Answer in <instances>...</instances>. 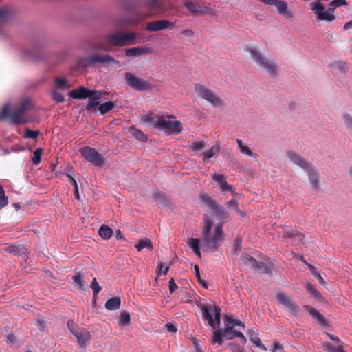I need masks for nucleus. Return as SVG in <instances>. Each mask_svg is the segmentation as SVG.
Masks as SVG:
<instances>
[{"instance_id": "f257e3e1", "label": "nucleus", "mask_w": 352, "mask_h": 352, "mask_svg": "<svg viewBox=\"0 0 352 352\" xmlns=\"http://www.w3.org/2000/svg\"><path fill=\"white\" fill-rule=\"evenodd\" d=\"M223 223H217L213 217L204 215L201 243L205 251H217L224 240Z\"/></svg>"}, {"instance_id": "f03ea898", "label": "nucleus", "mask_w": 352, "mask_h": 352, "mask_svg": "<svg viewBox=\"0 0 352 352\" xmlns=\"http://www.w3.org/2000/svg\"><path fill=\"white\" fill-rule=\"evenodd\" d=\"M203 317L204 320L208 321V323L213 329L212 343L219 344L221 345L223 342V337L227 338L228 340L233 339L237 337L235 335L237 331H230L228 333L223 332L219 328L221 322V311L220 307L217 306H204L201 308Z\"/></svg>"}, {"instance_id": "7ed1b4c3", "label": "nucleus", "mask_w": 352, "mask_h": 352, "mask_svg": "<svg viewBox=\"0 0 352 352\" xmlns=\"http://www.w3.org/2000/svg\"><path fill=\"white\" fill-rule=\"evenodd\" d=\"M244 51L248 54L250 60L258 69L267 73L272 77H276L280 72L278 63L272 58L267 57L259 46L248 44L244 46Z\"/></svg>"}, {"instance_id": "20e7f679", "label": "nucleus", "mask_w": 352, "mask_h": 352, "mask_svg": "<svg viewBox=\"0 0 352 352\" xmlns=\"http://www.w3.org/2000/svg\"><path fill=\"white\" fill-rule=\"evenodd\" d=\"M195 96L211 105L214 108L220 109L224 107V100L214 91L203 82H196L193 85Z\"/></svg>"}, {"instance_id": "39448f33", "label": "nucleus", "mask_w": 352, "mask_h": 352, "mask_svg": "<svg viewBox=\"0 0 352 352\" xmlns=\"http://www.w3.org/2000/svg\"><path fill=\"white\" fill-rule=\"evenodd\" d=\"M346 3L345 0H333L329 3V8L325 9L320 0H316L315 2L311 3V7L317 21L331 22L336 19L334 8L346 6Z\"/></svg>"}, {"instance_id": "423d86ee", "label": "nucleus", "mask_w": 352, "mask_h": 352, "mask_svg": "<svg viewBox=\"0 0 352 352\" xmlns=\"http://www.w3.org/2000/svg\"><path fill=\"white\" fill-rule=\"evenodd\" d=\"M150 125L170 135H179L183 131L182 123L174 115L160 116L156 120H151Z\"/></svg>"}, {"instance_id": "0eeeda50", "label": "nucleus", "mask_w": 352, "mask_h": 352, "mask_svg": "<svg viewBox=\"0 0 352 352\" xmlns=\"http://www.w3.org/2000/svg\"><path fill=\"white\" fill-rule=\"evenodd\" d=\"M275 299L278 305L291 315L297 316L301 309L294 298L285 292L278 290L275 294Z\"/></svg>"}, {"instance_id": "6e6552de", "label": "nucleus", "mask_w": 352, "mask_h": 352, "mask_svg": "<svg viewBox=\"0 0 352 352\" xmlns=\"http://www.w3.org/2000/svg\"><path fill=\"white\" fill-rule=\"evenodd\" d=\"M124 78L126 85L132 89L138 91H148L151 90V83L135 73L125 72Z\"/></svg>"}, {"instance_id": "1a4fd4ad", "label": "nucleus", "mask_w": 352, "mask_h": 352, "mask_svg": "<svg viewBox=\"0 0 352 352\" xmlns=\"http://www.w3.org/2000/svg\"><path fill=\"white\" fill-rule=\"evenodd\" d=\"M184 6L187 9L188 12L192 15L206 14L214 16L216 14V10L207 7H202L199 2L192 0H186L184 1Z\"/></svg>"}, {"instance_id": "9d476101", "label": "nucleus", "mask_w": 352, "mask_h": 352, "mask_svg": "<svg viewBox=\"0 0 352 352\" xmlns=\"http://www.w3.org/2000/svg\"><path fill=\"white\" fill-rule=\"evenodd\" d=\"M199 201L201 205L204 206L209 208L212 210L216 214L222 217H228V212L226 209L220 205L217 201L214 200L210 195L208 194H201L199 196Z\"/></svg>"}, {"instance_id": "9b49d317", "label": "nucleus", "mask_w": 352, "mask_h": 352, "mask_svg": "<svg viewBox=\"0 0 352 352\" xmlns=\"http://www.w3.org/2000/svg\"><path fill=\"white\" fill-rule=\"evenodd\" d=\"M68 326L70 331L75 337L77 344L80 347L87 346L91 338V332L85 328L74 327L73 323L70 324L69 322Z\"/></svg>"}, {"instance_id": "f8f14e48", "label": "nucleus", "mask_w": 352, "mask_h": 352, "mask_svg": "<svg viewBox=\"0 0 352 352\" xmlns=\"http://www.w3.org/2000/svg\"><path fill=\"white\" fill-rule=\"evenodd\" d=\"M80 152L86 161L98 166H102L103 165L104 158L94 148L91 147H85L81 149Z\"/></svg>"}, {"instance_id": "ddd939ff", "label": "nucleus", "mask_w": 352, "mask_h": 352, "mask_svg": "<svg viewBox=\"0 0 352 352\" xmlns=\"http://www.w3.org/2000/svg\"><path fill=\"white\" fill-rule=\"evenodd\" d=\"M303 308L309 314V315L316 320V323L323 329H328L331 324L327 319L314 307L305 305Z\"/></svg>"}, {"instance_id": "4468645a", "label": "nucleus", "mask_w": 352, "mask_h": 352, "mask_svg": "<svg viewBox=\"0 0 352 352\" xmlns=\"http://www.w3.org/2000/svg\"><path fill=\"white\" fill-rule=\"evenodd\" d=\"M325 335L330 338L333 343L323 342L322 343V349L327 352H345L340 338L333 334L325 332Z\"/></svg>"}, {"instance_id": "2eb2a0df", "label": "nucleus", "mask_w": 352, "mask_h": 352, "mask_svg": "<svg viewBox=\"0 0 352 352\" xmlns=\"http://www.w3.org/2000/svg\"><path fill=\"white\" fill-rule=\"evenodd\" d=\"M176 27L174 22L166 19L154 21L146 24V30L149 32H159L166 29H173Z\"/></svg>"}, {"instance_id": "dca6fc26", "label": "nucleus", "mask_w": 352, "mask_h": 352, "mask_svg": "<svg viewBox=\"0 0 352 352\" xmlns=\"http://www.w3.org/2000/svg\"><path fill=\"white\" fill-rule=\"evenodd\" d=\"M307 175L309 184L311 189L320 190L322 187L320 176L316 169L311 165L305 170Z\"/></svg>"}, {"instance_id": "f3484780", "label": "nucleus", "mask_w": 352, "mask_h": 352, "mask_svg": "<svg viewBox=\"0 0 352 352\" xmlns=\"http://www.w3.org/2000/svg\"><path fill=\"white\" fill-rule=\"evenodd\" d=\"M23 113L18 109L13 110L11 113L9 112V107L5 105L1 111V115L3 117L9 118L10 122L13 124H20L26 122V120L23 116Z\"/></svg>"}, {"instance_id": "a211bd4d", "label": "nucleus", "mask_w": 352, "mask_h": 352, "mask_svg": "<svg viewBox=\"0 0 352 352\" xmlns=\"http://www.w3.org/2000/svg\"><path fill=\"white\" fill-rule=\"evenodd\" d=\"M104 94H106L104 91L93 90L91 96L87 98L89 101L86 105V109L94 112L97 111L98 107L100 105L102 97Z\"/></svg>"}, {"instance_id": "6ab92c4d", "label": "nucleus", "mask_w": 352, "mask_h": 352, "mask_svg": "<svg viewBox=\"0 0 352 352\" xmlns=\"http://www.w3.org/2000/svg\"><path fill=\"white\" fill-rule=\"evenodd\" d=\"M212 179L215 182L219 188L222 192H230L231 194H234L236 192L235 188L232 185H230L226 179V176L223 174L214 173L212 175Z\"/></svg>"}, {"instance_id": "aec40b11", "label": "nucleus", "mask_w": 352, "mask_h": 352, "mask_svg": "<svg viewBox=\"0 0 352 352\" xmlns=\"http://www.w3.org/2000/svg\"><path fill=\"white\" fill-rule=\"evenodd\" d=\"M153 50L150 46L135 47L124 50V54L129 58L139 57L142 55L151 54Z\"/></svg>"}, {"instance_id": "412c9836", "label": "nucleus", "mask_w": 352, "mask_h": 352, "mask_svg": "<svg viewBox=\"0 0 352 352\" xmlns=\"http://www.w3.org/2000/svg\"><path fill=\"white\" fill-rule=\"evenodd\" d=\"M287 157L294 164L299 166L303 170H305L311 164L307 162L298 153L289 151L286 153Z\"/></svg>"}, {"instance_id": "4be33fe9", "label": "nucleus", "mask_w": 352, "mask_h": 352, "mask_svg": "<svg viewBox=\"0 0 352 352\" xmlns=\"http://www.w3.org/2000/svg\"><path fill=\"white\" fill-rule=\"evenodd\" d=\"M105 41L107 45L111 47L123 46L121 32H116L107 34L105 36Z\"/></svg>"}, {"instance_id": "5701e85b", "label": "nucleus", "mask_w": 352, "mask_h": 352, "mask_svg": "<svg viewBox=\"0 0 352 352\" xmlns=\"http://www.w3.org/2000/svg\"><path fill=\"white\" fill-rule=\"evenodd\" d=\"M280 14L287 19H292L294 16L292 10L287 3L283 0H277L274 6Z\"/></svg>"}, {"instance_id": "b1692460", "label": "nucleus", "mask_w": 352, "mask_h": 352, "mask_svg": "<svg viewBox=\"0 0 352 352\" xmlns=\"http://www.w3.org/2000/svg\"><path fill=\"white\" fill-rule=\"evenodd\" d=\"M224 328L223 329H221L223 332H228L236 326H242L243 328H245L244 324L240 321L239 320L234 319L232 316L230 315H226L224 316Z\"/></svg>"}, {"instance_id": "393cba45", "label": "nucleus", "mask_w": 352, "mask_h": 352, "mask_svg": "<svg viewBox=\"0 0 352 352\" xmlns=\"http://www.w3.org/2000/svg\"><path fill=\"white\" fill-rule=\"evenodd\" d=\"M88 63L90 64H96V63H113L118 64V61L116 60L114 58L109 55H92L88 58Z\"/></svg>"}, {"instance_id": "a878e982", "label": "nucleus", "mask_w": 352, "mask_h": 352, "mask_svg": "<svg viewBox=\"0 0 352 352\" xmlns=\"http://www.w3.org/2000/svg\"><path fill=\"white\" fill-rule=\"evenodd\" d=\"M93 90L80 87L75 89L69 93V96L75 99H85L91 96Z\"/></svg>"}, {"instance_id": "bb28decb", "label": "nucleus", "mask_w": 352, "mask_h": 352, "mask_svg": "<svg viewBox=\"0 0 352 352\" xmlns=\"http://www.w3.org/2000/svg\"><path fill=\"white\" fill-rule=\"evenodd\" d=\"M6 252L14 256H27L29 253V250L24 245H11L6 248Z\"/></svg>"}, {"instance_id": "cd10ccee", "label": "nucleus", "mask_w": 352, "mask_h": 352, "mask_svg": "<svg viewBox=\"0 0 352 352\" xmlns=\"http://www.w3.org/2000/svg\"><path fill=\"white\" fill-rule=\"evenodd\" d=\"M72 284L76 289L79 291H84L87 287L86 282L84 279V276L81 272H77L73 275Z\"/></svg>"}, {"instance_id": "c85d7f7f", "label": "nucleus", "mask_w": 352, "mask_h": 352, "mask_svg": "<svg viewBox=\"0 0 352 352\" xmlns=\"http://www.w3.org/2000/svg\"><path fill=\"white\" fill-rule=\"evenodd\" d=\"M242 261L245 265L252 268L261 270V271L263 272H264L263 268H266L263 263H258L256 259L250 255H243L242 256Z\"/></svg>"}, {"instance_id": "c756f323", "label": "nucleus", "mask_w": 352, "mask_h": 352, "mask_svg": "<svg viewBox=\"0 0 352 352\" xmlns=\"http://www.w3.org/2000/svg\"><path fill=\"white\" fill-rule=\"evenodd\" d=\"M305 287L306 290L309 293L311 298L318 301H322L323 300V296L320 292L311 283H307L305 285Z\"/></svg>"}, {"instance_id": "7c9ffc66", "label": "nucleus", "mask_w": 352, "mask_h": 352, "mask_svg": "<svg viewBox=\"0 0 352 352\" xmlns=\"http://www.w3.org/2000/svg\"><path fill=\"white\" fill-rule=\"evenodd\" d=\"M122 45L133 44L138 38V34L131 31L121 32Z\"/></svg>"}, {"instance_id": "2f4dec72", "label": "nucleus", "mask_w": 352, "mask_h": 352, "mask_svg": "<svg viewBox=\"0 0 352 352\" xmlns=\"http://www.w3.org/2000/svg\"><path fill=\"white\" fill-rule=\"evenodd\" d=\"M121 305V299L116 296L109 299L105 303V308L109 311L118 310Z\"/></svg>"}, {"instance_id": "473e14b6", "label": "nucleus", "mask_w": 352, "mask_h": 352, "mask_svg": "<svg viewBox=\"0 0 352 352\" xmlns=\"http://www.w3.org/2000/svg\"><path fill=\"white\" fill-rule=\"evenodd\" d=\"M98 235L104 240L110 239L113 234V230L107 225H102L98 230Z\"/></svg>"}, {"instance_id": "72a5a7b5", "label": "nucleus", "mask_w": 352, "mask_h": 352, "mask_svg": "<svg viewBox=\"0 0 352 352\" xmlns=\"http://www.w3.org/2000/svg\"><path fill=\"white\" fill-rule=\"evenodd\" d=\"M251 341L258 347L266 351L267 348L262 344L261 340L258 338V333L254 329H250L248 332Z\"/></svg>"}, {"instance_id": "f704fd0d", "label": "nucleus", "mask_w": 352, "mask_h": 352, "mask_svg": "<svg viewBox=\"0 0 352 352\" xmlns=\"http://www.w3.org/2000/svg\"><path fill=\"white\" fill-rule=\"evenodd\" d=\"M118 322L120 327H124L126 325H129L131 323L130 314L126 311H122L120 313Z\"/></svg>"}, {"instance_id": "c9c22d12", "label": "nucleus", "mask_w": 352, "mask_h": 352, "mask_svg": "<svg viewBox=\"0 0 352 352\" xmlns=\"http://www.w3.org/2000/svg\"><path fill=\"white\" fill-rule=\"evenodd\" d=\"M199 239L197 238H190L187 240L188 245L192 249L194 253L199 257L201 256L199 249Z\"/></svg>"}, {"instance_id": "e433bc0d", "label": "nucleus", "mask_w": 352, "mask_h": 352, "mask_svg": "<svg viewBox=\"0 0 352 352\" xmlns=\"http://www.w3.org/2000/svg\"><path fill=\"white\" fill-rule=\"evenodd\" d=\"M129 131L135 138L142 142H146L148 139V137L140 130L135 129L133 126L129 128Z\"/></svg>"}, {"instance_id": "4c0bfd02", "label": "nucleus", "mask_w": 352, "mask_h": 352, "mask_svg": "<svg viewBox=\"0 0 352 352\" xmlns=\"http://www.w3.org/2000/svg\"><path fill=\"white\" fill-rule=\"evenodd\" d=\"M236 144L241 153L249 157H253L254 155L250 148L246 144H245L241 140L237 139Z\"/></svg>"}, {"instance_id": "58836bf2", "label": "nucleus", "mask_w": 352, "mask_h": 352, "mask_svg": "<svg viewBox=\"0 0 352 352\" xmlns=\"http://www.w3.org/2000/svg\"><path fill=\"white\" fill-rule=\"evenodd\" d=\"M170 263H164L162 261H159L157 263L156 273L157 277H159L161 274H166L170 269Z\"/></svg>"}, {"instance_id": "ea45409f", "label": "nucleus", "mask_w": 352, "mask_h": 352, "mask_svg": "<svg viewBox=\"0 0 352 352\" xmlns=\"http://www.w3.org/2000/svg\"><path fill=\"white\" fill-rule=\"evenodd\" d=\"M135 248L138 252L142 251V250L144 248L152 250L153 244L149 239L146 238L144 239L140 240L138 243L135 245Z\"/></svg>"}, {"instance_id": "a19ab883", "label": "nucleus", "mask_w": 352, "mask_h": 352, "mask_svg": "<svg viewBox=\"0 0 352 352\" xmlns=\"http://www.w3.org/2000/svg\"><path fill=\"white\" fill-rule=\"evenodd\" d=\"M116 104L113 102L108 101L104 103L100 104L98 107L97 111H98L100 114L104 115L106 113L110 111L115 107Z\"/></svg>"}, {"instance_id": "79ce46f5", "label": "nucleus", "mask_w": 352, "mask_h": 352, "mask_svg": "<svg viewBox=\"0 0 352 352\" xmlns=\"http://www.w3.org/2000/svg\"><path fill=\"white\" fill-rule=\"evenodd\" d=\"M220 148L221 147L219 144L214 145L209 151L203 153V160H204L205 159H210L213 157L216 154L219 153Z\"/></svg>"}, {"instance_id": "37998d69", "label": "nucleus", "mask_w": 352, "mask_h": 352, "mask_svg": "<svg viewBox=\"0 0 352 352\" xmlns=\"http://www.w3.org/2000/svg\"><path fill=\"white\" fill-rule=\"evenodd\" d=\"M55 82L58 89H67L70 87L67 79L65 78H58L56 79Z\"/></svg>"}, {"instance_id": "c03bdc74", "label": "nucleus", "mask_w": 352, "mask_h": 352, "mask_svg": "<svg viewBox=\"0 0 352 352\" xmlns=\"http://www.w3.org/2000/svg\"><path fill=\"white\" fill-rule=\"evenodd\" d=\"M43 152V150L41 148H37L34 152L33 157L32 158V161L34 164H38V163H40Z\"/></svg>"}, {"instance_id": "a18cd8bd", "label": "nucleus", "mask_w": 352, "mask_h": 352, "mask_svg": "<svg viewBox=\"0 0 352 352\" xmlns=\"http://www.w3.org/2000/svg\"><path fill=\"white\" fill-rule=\"evenodd\" d=\"M226 207L230 210L237 211L239 208V202L236 198H232L226 203Z\"/></svg>"}, {"instance_id": "49530a36", "label": "nucleus", "mask_w": 352, "mask_h": 352, "mask_svg": "<svg viewBox=\"0 0 352 352\" xmlns=\"http://www.w3.org/2000/svg\"><path fill=\"white\" fill-rule=\"evenodd\" d=\"M8 204V197L6 196L3 187L0 185V209Z\"/></svg>"}, {"instance_id": "de8ad7c7", "label": "nucleus", "mask_w": 352, "mask_h": 352, "mask_svg": "<svg viewBox=\"0 0 352 352\" xmlns=\"http://www.w3.org/2000/svg\"><path fill=\"white\" fill-rule=\"evenodd\" d=\"M31 107H32V102H31L30 100L25 99V100H23V102L20 104L18 109L20 110V111H21L22 113H23V112L28 111V109H30L31 108Z\"/></svg>"}, {"instance_id": "09e8293b", "label": "nucleus", "mask_w": 352, "mask_h": 352, "mask_svg": "<svg viewBox=\"0 0 352 352\" xmlns=\"http://www.w3.org/2000/svg\"><path fill=\"white\" fill-rule=\"evenodd\" d=\"M90 287L92 289L95 296H96L102 289V287L99 285L96 278L92 279Z\"/></svg>"}, {"instance_id": "8fccbe9b", "label": "nucleus", "mask_w": 352, "mask_h": 352, "mask_svg": "<svg viewBox=\"0 0 352 352\" xmlns=\"http://www.w3.org/2000/svg\"><path fill=\"white\" fill-rule=\"evenodd\" d=\"M205 142L204 141L195 142L191 144V150L192 151H199L205 147Z\"/></svg>"}, {"instance_id": "3c124183", "label": "nucleus", "mask_w": 352, "mask_h": 352, "mask_svg": "<svg viewBox=\"0 0 352 352\" xmlns=\"http://www.w3.org/2000/svg\"><path fill=\"white\" fill-rule=\"evenodd\" d=\"M67 176L71 179L72 182L74 184V188H75V192H74V195H75V197L77 200H80V194H79V189H78V184L75 179V178L70 174H67Z\"/></svg>"}, {"instance_id": "603ef678", "label": "nucleus", "mask_w": 352, "mask_h": 352, "mask_svg": "<svg viewBox=\"0 0 352 352\" xmlns=\"http://www.w3.org/2000/svg\"><path fill=\"white\" fill-rule=\"evenodd\" d=\"M6 342L10 346H14L17 342V337L14 333H9L6 336Z\"/></svg>"}, {"instance_id": "864d4df0", "label": "nucleus", "mask_w": 352, "mask_h": 352, "mask_svg": "<svg viewBox=\"0 0 352 352\" xmlns=\"http://www.w3.org/2000/svg\"><path fill=\"white\" fill-rule=\"evenodd\" d=\"M343 120L344 125L346 127L352 132V117L349 115H344L343 117Z\"/></svg>"}, {"instance_id": "5fc2aeb1", "label": "nucleus", "mask_w": 352, "mask_h": 352, "mask_svg": "<svg viewBox=\"0 0 352 352\" xmlns=\"http://www.w3.org/2000/svg\"><path fill=\"white\" fill-rule=\"evenodd\" d=\"M241 250V241L236 239L234 242L232 252L234 254H237Z\"/></svg>"}, {"instance_id": "6e6d98bb", "label": "nucleus", "mask_w": 352, "mask_h": 352, "mask_svg": "<svg viewBox=\"0 0 352 352\" xmlns=\"http://www.w3.org/2000/svg\"><path fill=\"white\" fill-rule=\"evenodd\" d=\"M52 98H53L56 102H63V101H64V100H65V97H64V96H63L62 94H60V93H59V92H58V91H54L52 92Z\"/></svg>"}, {"instance_id": "4d7b16f0", "label": "nucleus", "mask_w": 352, "mask_h": 352, "mask_svg": "<svg viewBox=\"0 0 352 352\" xmlns=\"http://www.w3.org/2000/svg\"><path fill=\"white\" fill-rule=\"evenodd\" d=\"M38 131H32L29 129H25V137L28 138L35 139L38 136Z\"/></svg>"}, {"instance_id": "13d9d810", "label": "nucleus", "mask_w": 352, "mask_h": 352, "mask_svg": "<svg viewBox=\"0 0 352 352\" xmlns=\"http://www.w3.org/2000/svg\"><path fill=\"white\" fill-rule=\"evenodd\" d=\"M10 14V11L6 7L0 8V19H4Z\"/></svg>"}, {"instance_id": "bf43d9fd", "label": "nucleus", "mask_w": 352, "mask_h": 352, "mask_svg": "<svg viewBox=\"0 0 352 352\" xmlns=\"http://www.w3.org/2000/svg\"><path fill=\"white\" fill-rule=\"evenodd\" d=\"M168 287H169V292L170 294L173 293L177 289V285L175 283L173 278H172L170 280V281L168 283Z\"/></svg>"}, {"instance_id": "052dcab7", "label": "nucleus", "mask_w": 352, "mask_h": 352, "mask_svg": "<svg viewBox=\"0 0 352 352\" xmlns=\"http://www.w3.org/2000/svg\"><path fill=\"white\" fill-rule=\"evenodd\" d=\"M181 34L186 37H191L193 36L195 33L194 30L191 29H184L181 32Z\"/></svg>"}, {"instance_id": "680f3d73", "label": "nucleus", "mask_w": 352, "mask_h": 352, "mask_svg": "<svg viewBox=\"0 0 352 352\" xmlns=\"http://www.w3.org/2000/svg\"><path fill=\"white\" fill-rule=\"evenodd\" d=\"M133 23L129 20L126 19H120L118 21V26H126V25H131Z\"/></svg>"}, {"instance_id": "e2e57ef3", "label": "nucleus", "mask_w": 352, "mask_h": 352, "mask_svg": "<svg viewBox=\"0 0 352 352\" xmlns=\"http://www.w3.org/2000/svg\"><path fill=\"white\" fill-rule=\"evenodd\" d=\"M232 347L233 352H244L245 349L243 347H241L235 344H230Z\"/></svg>"}, {"instance_id": "0e129e2a", "label": "nucleus", "mask_w": 352, "mask_h": 352, "mask_svg": "<svg viewBox=\"0 0 352 352\" xmlns=\"http://www.w3.org/2000/svg\"><path fill=\"white\" fill-rule=\"evenodd\" d=\"M283 346L278 343H274L273 344V349L272 350V352H282L283 351Z\"/></svg>"}, {"instance_id": "69168bd1", "label": "nucleus", "mask_w": 352, "mask_h": 352, "mask_svg": "<svg viewBox=\"0 0 352 352\" xmlns=\"http://www.w3.org/2000/svg\"><path fill=\"white\" fill-rule=\"evenodd\" d=\"M166 327L167 328V330L170 332L175 333L177 331V327L171 323L166 324Z\"/></svg>"}, {"instance_id": "338daca9", "label": "nucleus", "mask_w": 352, "mask_h": 352, "mask_svg": "<svg viewBox=\"0 0 352 352\" xmlns=\"http://www.w3.org/2000/svg\"><path fill=\"white\" fill-rule=\"evenodd\" d=\"M316 278L319 280L320 283L323 285V286H326L327 285V283L326 281L324 280V278L321 276V275L320 274V273L318 274H316Z\"/></svg>"}, {"instance_id": "774afa93", "label": "nucleus", "mask_w": 352, "mask_h": 352, "mask_svg": "<svg viewBox=\"0 0 352 352\" xmlns=\"http://www.w3.org/2000/svg\"><path fill=\"white\" fill-rule=\"evenodd\" d=\"M151 120H156V119L152 118L151 116H145L143 118V122L146 123L148 125H150V122Z\"/></svg>"}]
</instances>
